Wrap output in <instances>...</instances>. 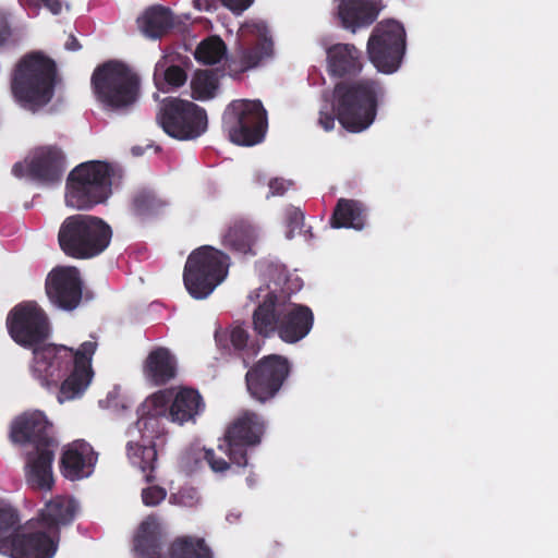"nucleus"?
<instances>
[{"label":"nucleus","instance_id":"2f4dec72","mask_svg":"<svg viewBox=\"0 0 558 558\" xmlns=\"http://www.w3.org/2000/svg\"><path fill=\"white\" fill-rule=\"evenodd\" d=\"M256 234L252 225L245 221H235L223 236V245L241 254L252 251Z\"/></svg>","mask_w":558,"mask_h":558},{"label":"nucleus","instance_id":"473e14b6","mask_svg":"<svg viewBox=\"0 0 558 558\" xmlns=\"http://www.w3.org/2000/svg\"><path fill=\"white\" fill-rule=\"evenodd\" d=\"M226 51L223 40L218 36H211L197 46L194 56L197 61L213 65L220 62Z\"/></svg>","mask_w":558,"mask_h":558},{"label":"nucleus","instance_id":"f3484780","mask_svg":"<svg viewBox=\"0 0 558 558\" xmlns=\"http://www.w3.org/2000/svg\"><path fill=\"white\" fill-rule=\"evenodd\" d=\"M264 340L260 336H252L243 325H231L215 332V341L220 354L228 360H239L247 367L250 362L260 352Z\"/></svg>","mask_w":558,"mask_h":558},{"label":"nucleus","instance_id":"a19ab883","mask_svg":"<svg viewBox=\"0 0 558 558\" xmlns=\"http://www.w3.org/2000/svg\"><path fill=\"white\" fill-rule=\"evenodd\" d=\"M292 185V181L283 178L271 179L268 183L269 193L267 194V198L270 196H282Z\"/></svg>","mask_w":558,"mask_h":558},{"label":"nucleus","instance_id":"f8f14e48","mask_svg":"<svg viewBox=\"0 0 558 558\" xmlns=\"http://www.w3.org/2000/svg\"><path fill=\"white\" fill-rule=\"evenodd\" d=\"M235 56L228 60L231 75L242 74L256 68L263 59L274 51V41L267 24L260 20L244 22L238 32Z\"/></svg>","mask_w":558,"mask_h":558},{"label":"nucleus","instance_id":"4be33fe9","mask_svg":"<svg viewBox=\"0 0 558 558\" xmlns=\"http://www.w3.org/2000/svg\"><path fill=\"white\" fill-rule=\"evenodd\" d=\"M206 404L198 390L190 387H181L174 393L169 407L168 417L173 423L183 425L195 423L196 417L203 414Z\"/></svg>","mask_w":558,"mask_h":558},{"label":"nucleus","instance_id":"412c9836","mask_svg":"<svg viewBox=\"0 0 558 558\" xmlns=\"http://www.w3.org/2000/svg\"><path fill=\"white\" fill-rule=\"evenodd\" d=\"M65 171V157L56 146L37 149L27 163V174L43 183H57Z\"/></svg>","mask_w":558,"mask_h":558},{"label":"nucleus","instance_id":"a878e982","mask_svg":"<svg viewBox=\"0 0 558 558\" xmlns=\"http://www.w3.org/2000/svg\"><path fill=\"white\" fill-rule=\"evenodd\" d=\"M76 511L77 505L72 498L57 496L40 511L39 522L48 532L58 533L61 525H68L74 520Z\"/></svg>","mask_w":558,"mask_h":558},{"label":"nucleus","instance_id":"58836bf2","mask_svg":"<svg viewBox=\"0 0 558 558\" xmlns=\"http://www.w3.org/2000/svg\"><path fill=\"white\" fill-rule=\"evenodd\" d=\"M165 81L173 87H181L187 80L186 72L180 65H170L165 70Z\"/></svg>","mask_w":558,"mask_h":558},{"label":"nucleus","instance_id":"c756f323","mask_svg":"<svg viewBox=\"0 0 558 558\" xmlns=\"http://www.w3.org/2000/svg\"><path fill=\"white\" fill-rule=\"evenodd\" d=\"M167 205L168 203L153 189L146 186L134 190L130 199L132 214L141 218L156 217L165 210Z\"/></svg>","mask_w":558,"mask_h":558},{"label":"nucleus","instance_id":"cd10ccee","mask_svg":"<svg viewBox=\"0 0 558 558\" xmlns=\"http://www.w3.org/2000/svg\"><path fill=\"white\" fill-rule=\"evenodd\" d=\"M134 549L141 558H165L161 554L158 526L153 517L141 523L134 538Z\"/></svg>","mask_w":558,"mask_h":558},{"label":"nucleus","instance_id":"c9c22d12","mask_svg":"<svg viewBox=\"0 0 558 558\" xmlns=\"http://www.w3.org/2000/svg\"><path fill=\"white\" fill-rule=\"evenodd\" d=\"M286 223H287V238L292 239L296 230H301L304 225L303 211L294 206H289L286 209Z\"/></svg>","mask_w":558,"mask_h":558},{"label":"nucleus","instance_id":"20e7f679","mask_svg":"<svg viewBox=\"0 0 558 558\" xmlns=\"http://www.w3.org/2000/svg\"><path fill=\"white\" fill-rule=\"evenodd\" d=\"M58 81L56 61L43 51H31L12 71L11 93L19 105L35 112L52 100Z\"/></svg>","mask_w":558,"mask_h":558},{"label":"nucleus","instance_id":"7ed1b4c3","mask_svg":"<svg viewBox=\"0 0 558 558\" xmlns=\"http://www.w3.org/2000/svg\"><path fill=\"white\" fill-rule=\"evenodd\" d=\"M253 294L262 298L252 314V328L257 336L263 339L277 336L284 343L294 344L311 332L314 313L308 306L289 302L267 288L251 293V300Z\"/></svg>","mask_w":558,"mask_h":558},{"label":"nucleus","instance_id":"f257e3e1","mask_svg":"<svg viewBox=\"0 0 558 558\" xmlns=\"http://www.w3.org/2000/svg\"><path fill=\"white\" fill-rule=\"evenodd\" d=\"M7 327L11 338L20 345L33 349L32 375L48 389H58L60 403L83 396L94 377L93 356L96 340L84 341L76 350L62 344H44L50 332L48 317L33 303L14 306L8 317Z\"/></svg>","mask_w":558,"mask_h":558},{"label":"nucleus","instance_id":"e433bc0d","mask_svg":"<svg viewBox=\"0 0 558 558\" xmlns=\"http://www.w3.org/2000/svg\"><path fill=\"white\" fill-rule=\"evenodd\" d=\"M19 44V38L14 35L8 17L0 11V48L14 47Z\"/></svg>","mask_w":558,"mask_h":558},{"label":"nucleus","instance_id":"6e6552de","mask_svg":"<svg viewBox=\"0 0 558 558\" xmlns=\"http://www.w3.org/2000/svg\"><path fill=\"white\" fill-rule=\"evenodd\" d=\"M112 168L105 161H87L76 166L66 179L65 203L77 210H88L111 194Z\"/></svg>","mask_w":558,"mask_h":558},{"label":"nucleus","instance_id":"a18cd8bd","mask_svg":"<svg viewBox=\"0 0 558 558\" xmlns=\"http://www.w3.org/2000/svg\"><path fill=\"white\" fill-rule=\"evenodd\" d=\"M25 171L27 172V165L24 166L21 162H16L12 168V173L17 178H22L25 174Z\"/></svg>","mask_w":558,"mask_h":558},{"label":"nucleus","instance_id":"72a5a7b5","mask_svg":"<svg viewBox=\"0 0 558 558\" xmlns=\"http://www.w3.org/2000/svg\"><path fill=\"white\" fill-rule=\"evenodd\" d=\"M217 78L209 71H197L191 81L192 97L196 100H207L214 97Z\"/></svg>","mask_w":558,"mask_h":558},{"label":"nucleus","instance_id":"39448f33","mask_svg":"<svg viewBox=\"0 0 558 558\" xmlns=\"http://www.w3.org/2000/svg\"><path fill=\"white\" fill-rule=\"evenodd\" d=\"M90 85L104 108L114 112L130 111L141 95L138 74L120 60H109L98 65L92 74Z\"/></svg>","mask_w":558,"mask_h":558},{"label":"nucleus","instance_id":"6ab92c4d","mask_svg":"<svg viewBox=\"0 0 558 558\" xmlns=\"http://www.w3.org/2000/svg\"><path fill=\"white\" fill-rule=\"evenodd\" d=\"M57 544L46 531H19L1 542L0 553L11 558H52Z\"/></svg>","mask_w":558,"mask_h":558},{"label":"nucleus","instance_id":"9d476101","mask_svg":"<svg viewBox=\"0 0 558 558\" xmlns=\"http://www.w3.org/2000/svg\"><path fill=\"white\" fill-rule=\"evenodd\" d=\"M267 112L259 100H233L222 114V129L239 146H254L264 141Z\"/></svg>","mask_w":558,"mask_h":558},{"label":"nucleus","instance_id":"393cba45","mask_svg":"<svg viewBox=\"0 0 558 558\" xmlns=\"http://www.w3.org/2000/svg\"><path fill=\"white\" fill-rule=\"evenodd\" d=\"M145 378L156 386H162L177 375V360L170 350L158 347L149 352L144 365Z\"/></svg>","mask_w":558,"mask_h":558},{"label":"nucleus","instance_id":"4c0bfd02","mask_svg":"<svg viewBox=\"0 0 558 558\" xmlns=\"http://www.w3.org/2000/svg\"><path fill=\"white\" fill-rule=\"evenodd\" d=\"M167 497V492L163 487L153 485L142 490V500L145 506L154 507L163 501Z\"/></svg>","mask_w":558,"mask_h":558},{"label":"nucleus","instance_id":"f704fd0d","mask_svg":"<svg viewBox=\"0 0 558 558\" xmlns=\"http://www.w3.org/2000/svg\"><path fill=\"white\" fill-rule=\"evenodd\" d=\"M201 497L196 488L185 486L171 494L169 501L173 505L193 508L199 504Z\"/></svg>","mask_w":558,"mask_h":558},{"label":"nucleus","instance_id":"79ce46f5","mask_svg":"<svg viewBox=\"0 0 558 558\" xmlns=\"http://www.w3.org/2000/svg\"><path fill=\"white\" fill-rule=\"evenodd\" d=\"M221 2L231 11L241 13L252 4L253 0H221Z\"/></svg>","mask_w":558,"mask_h":558},{"label":"nucleus","instance_id":"ea45409f","mask_svg":"<svg viewBox=\"0 0 558 558\" xmlns=\"http://www.w3.org/2000/svg\"><path fill=\"white\" fill-rule=\"evenodd\" d=\"M203 459L214 472H225L230 468V464L225 459L216 457L213 449H204Z\"/></svg>","mask_w":558,"mask_h":558},{"label":"nucleus","instance_id":"dca6fc26","mask_svg":"<svg viewBox=\"0 0 558 558\" xmlns=\"http://www.w3.org/2000/svg\"><path fill=\"white\" fill-rule=\"evenodd\" d=\"M46 293L56 307L63 311L75 310L83 295V281L78 269L73 266L53 268L46 279Z\"/></svg>","mask_w":558,"mask_h":558},{"label":"nucleus","instance_id":"1a4fd4ad","mask_svg":"<svg viewBox=\"0 0 558 558\" xmlns=\"http://www.w3.org/2000/svg\"><path fill=\"white\" fill-rule=\"evenodd\" d=\"M229 256L223 252L204 245L187 257L183 281L187 292L196 300L206 299L227 277Z\"/></svg>","mask_w":558,"mask_h":558},{"label":"nucleus","instance_id":"423d86ee","mask_svg":"<svg viewBox=\"0 0 558 558\" xmlns=\"http://www.w3.org/2000/svg\"><path fill=\"white\" fill-rule=\"evenodd\" d=\"M112 234V228L102 218L75 214L66 217L61 223L58 242L66 256L90 259L107 250Z\"/></svg>","mask_w":558,"mask_h":558},{"label":"nucleus","instance_id":"bb28decb","mask_svg":"<svg viewBox=\"0 0 558 558\" xmlns=\"http://www.w3.org/2000/svg\"><path fill=\"white\" fill-rule=\"evenodd\" d=\"M367 210L364 204L356 199L339 198L329 223L333 229L352 228L362 230L366 225Z\"/></svg>","mask_w":558,"mask_h":558},{"label":"nucleus","instance_id":"5701e85b","mask_svg":"<svg viewBox=\"0 0 558 558\" xmlns=\"http://www.w3.org/2000/svg\"><path fill=\"white\" fill-rule=\"evenodd\" d=\"M54 448L37 449L29 452L26 463V482L39 490H49L53 485L52 462Z\"/></svg>","mask_w":558,"mask_h":558},{"label":"nucleus","instance_id":"37998d69","mask_svg":"<svg viewBox=\"0 0 558 558\" xmlns=\"http://www.w3.org/2000/svg\"><path fill=\"white\" fill-rule=\"evenodd\" d=\"M41 2L54 15H58L62 10V2L60 0H41Z\"/></svg>","mask_w":558,"mask_h":558},{"label":"nucleus","instance_id":"0eeeda50","mask_svg":"<svg viewBox=\"0 0 558 558\" xmlns=\"http://www.w3.org/2000/svg\"><path fill=\"white\" fill-rule=\"evenodd\" d=\"M168 399L160 391L147 398L138 409L136 427L142 434V442H128V457L131 463L143 473L146 483L156 480L157 450L155 438L161 434L160 418L166 415Z\"/></svg>","mask_w":558,"mask_h":558},{"label":"nucleus","instance_id":"aec40b11","mask_svg":"<svg viewBox=\"0 0 558 558\" xmlns=\"http://www.w3.org/2000/svg\"><path fill=\"white\" fill-rule=\"evenodd\" d=\"M327 71L331 77L353 80L364 68L365 59L362 50L353 44L338 43L326 50Z\"/></svg>","mask_w":558,"mask_h":558},{"label":"nucleus","instance_id":"7c9ffc66","mask_svg":"<svg viewBox=\"0 0 558 558\" xmlns=\"http://www.w3.org/2000/svg\"><path fill=\"white\" fill-rule=\"evenodd\" d=\"M138 22L143 33L153 39L162 37L173 26L171 11L161 5L151 7L146 10Z\"/></svg>","mask_w":558,"mask_h":558},{"label":"nucleus","instance_id":"b1692460","mask_svg":"<svg viewBox=\"0 0 558 558\" xmlns=\"http://www.w3.org/2000/svg\"><path fill=\"white\" fill-rule=\"evenodd\" d=\"M95 461L96 458L89 446L74 444L63 451L60 470L65 478L77 481L92 474Z\"/></svg>","mask_w":558,"mask_h":558},{"label":"nucleus","instance_id":"c85d7f7f","mask_svg":"<svg viewBox=\"0 0 558 558\" xmlns=\"http://www.w3.org/2000/svg\"><path fill=\"white\" fill-rule=\"evenodd\" d=\"M165 558H214V553L203 537L183 535L170 543Z\"/></svg>","mask_w":558,"mask_h":558},{"label":"nucleus","instance_id":"f03ea898","mask_svg":"<svg viewBox=\"0 0 558 558\" xmlns=\"http://www.w3.org/2000/svg\"><path fill=\"white\" fill-rule=\"evenodd\" d=\"M384 96L385 88L378 80L339 82L333 88V106L330 109L325 105L319 110L318 124L325 131H331L337 118L343 129L360 133L374 122Z\"/></svg>","mask_w":558,"mask_h":558},{"label":"nucleus","instance_id":"c03bdc74","mask_svg":"<svg viewBox=\"0 0 558 558\" xmlns=\"http://www.w3.org/2000/svg\"><path fill=\"white\" fill-rule=\"evenodd\" d=\"M64 48L69 51H77L82 48V45L80 44L78 39L73 35H69Z\"/></svg>","mask_w":558,"mask_h":558},{"label":"nucleus","instance_id":"a211bd4d","mask_svg":"<svg viewBox=\"0 0 558 558\" xmlns=\"http://www.w3.org/2000/svg\"><path fill=\"white\" fill-rule=\"evenodd\" d=\"M11 440L15 444H33L35 450L56 448L52 424L43 412L24 413L15 418L10 432Z\"/></svg>","mask_w":558,"mask_h":558},{"label":"nucleus","instance_id":"2eb2a0df","mask_svg":"<svg viewBox=\"0 0 558 558\" xmlns=\"http://www.w3.org/2000/svg\"><path fill=\"white\" fill-rule=\"evenodd\" d=\"M290 372L291 364L286 356L265 355L246 372V389L255 401L266 403L278 395Z\"/></svg>","mask_w":558,"mask_h":558},{"label":"nucleus","instance_id":"ddd939ff","mask_svg":"<svg viewBox=\"0 0 558 558\" xmlns=\"http://www.w3.org/2000/svg\"><path fill=\"white\" fill-rule=\"evenodd\" d=\"M265 432V418L245 410L229 424L218 448L229 457L231 463L244 468L247 465L248 448L258 446Z\"/></svg>","mask_w":558,"mask_h":558},{"label":"nucleus","instance_id":"9b49d317","mask_svg":"<svg viewBox=\"0 0 558 558\" xmlns=\"http://www.w3.org/2000/svg\"><path fill=\"white\" fill-rule=\"evenodd\" d=\"M157 120L165 133L179 141L196 140L208 128L206 110L178 97L163 99Z\"/></svg>","mask_w":558,"mask_h":558},{"label":"nucleus","instance_id":"4468645a","mask_svg":"<svg viewBox=\"0 0 558 558\" xmlns=\"http://www.w3.org/2000/svg\"><path fill=\"white\" fill-rule=\"evenodd\" d=\"M405 51V31L397 21L378 23L367 41V54L374 66L383 73L396 72Z\"/></svg>","mask_w":558,"mask_h":558}]
</instances>
